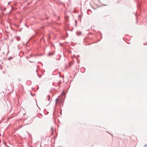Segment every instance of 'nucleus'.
<instances>
[{
	"label": "nucleus",
	"mask_w": 147,
	"mask_h": 147,
	"mask_svg": "<svg viewBox=\"0 0 147 147\" xmlns=\"http://www.w3.org/2000/svg\"><path fill=\"white\" fill-rule=\"evenodd\" d=\"M54 52H50L49 53V55H53L54 54Z\"/></svg>",
	"instance_id": "f257e3e1"
},
{
	"label": "nucleus",
	"mask_w": 147,
	"mask_h": 147,
	"mask_svg": "<svg viewBox=\"0 0 147 147\" xmlns=\"http://www.w3.org/2000/svg\"><path fill=\"white\" fill-rule=\"evenodd\" d=\"M58 99L57 98L55 100V101L56 102V103H57V102H58Z\"/></svg>",
	"instance_id": "f03ea898"
},
{
	"label": "nucleus",
	"mask_w": 147,
	"mask_h": 147,
	"mask_svg": "<svg viewBox=\"0 0 147 147\" xmlns=\"http://www.w3.org/2000/svg\"><path fill=\"white\" fill-rule=\"evenodd\" d=\"M51 129L52 132L53 133V127H51Z\"/></svg>",
	"instance_id": "7ed1b4c3"
},
{
	"label": "nucleus",
	"mask_w": 147,
	"mask_h": 147,
	"mask_svg": "<svg viewBox=\"0 0 147 147\" xmlns=\"http://www.w3.org/2000/svg\"><path fill=\"white\" fill-rule=\"evenodd\" d=\"M49 96V99H50V96Z\"/></svg>",
	"instance_id": "20e7f679"
},
{
	"label": "nucleus",
	"mask_w": 147,
	"mask_h": 147,
	"mask_svg": "<svg viewBox=\"0 0 147 147\" xmlns=\"http://www.w3.org/2000/svg\"><path fill=\"white\" fill-rule=\"evenodd\" d=\"M63 94H64V93L63 92L62 93V95H63Z\"/></svg>",
	"instance_id": "39448f33"
},
{
	"label": "nucleus",
	"mask_w": 147,
	"mask_h": 147,
	"mask_svg": "<svg viewBox=\"0 0 147 147\" xmlns=\"http://www.w3.org/2000/svg\"><path fill=\"white\" fill-rule=\"evenodd\" d=\"M10 58H11V59H12V58L11 57H10Z\"/></svg>",
	"instance_id": "423d86ee"
},
{
	"label": "nucleus",
	"mask_w": 147,
	"mask_h": 147,
	"mask_svg": "<svg viewBox=\"0 0 147 147\" xmlns=\"http://www.w3.org/2000/svg\"><path fill=\"white\" fill-rule=\"evenodd\" d=\"M9 59V60H10V58H9V59Z\"/></svg>",
	"instance_id": "0eeeda50"
}]
</instances>
